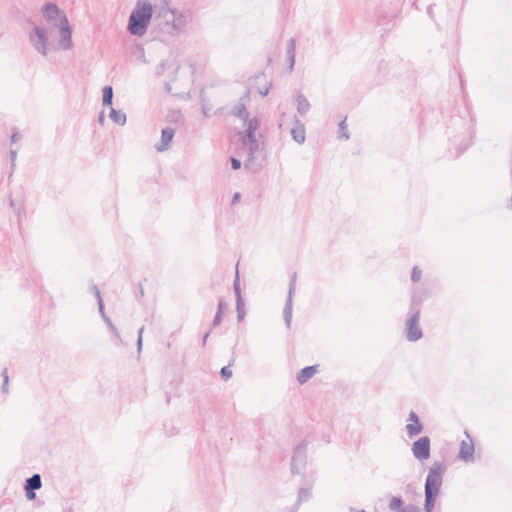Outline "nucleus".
Masks as SVG:
<instances>
[{
    "instance_id": "ea45409f",
    "label": "nucleus",
    "mask_w": 512,
    "mask_h": 512,
    "mask_svg": "<svg viewBox=\"0 0 512 512\" xmlns=\"http://www.w3.org/2000/svg\"><path fill=\"white\" fill-rule=\"evenodd\" d=\"M17 158V151L16 150H10V160H11V167H15V161Z\"/></svg>"
},
{
    "instance_id": "09e8293b",
    "label": "nucleus",
    "mask_w": 512,
    "mask_h": 512,
    "mask_svg": "<svg viewBox=\"0 0 512 512\" xmlns=\"http://www.w3.org/2000/svg\"><path fill=\"white\" fill-rule=\"evenodd\" d=\"M63 512H74V511L71 507H69V508H64Z\"/></svg>"
},
{
    "instance_id": "4be33fe9",
    "label": "nucleus",
    "mask_w": 512,
    "mask_h": 512,
    "mask_svg": "<svg viewBox=\"0 0 512 512\" xmlns=\"http://www.w3.org/2000/svg\"><path fill=\"white\" fill-rule=\"evenodd\" d=\"M473 139H474V132L470 131L468 139L462 141L459 144V146L457 147V153H456V156H455L456 158L460 157L462 155V153H464L472 145Z\"/></svg>"
},
{
    "instance_id": "39448f33",
    "label": "nucleus",
    "mask_w": 512,
    "mask_h": 512,
    "mask_svg": "<svg viewBox=\"0 0 512 512\" xmlns=\"http://www.w3.org/2000/svg\"><path fill=\"white\" fill-rule=\"evenodd\" d=\"M420 320V311H411L409 310V317L406 321V339L409 342H416L420 340L423 336L422 329L419 325Z\"/></svg>"
},
{
    "instance_id": "9d476101",
    "label": "nucleus",
    "mask_w": 512,
    "mask_h": 512,
    "mask_svg": "<svg viewBox=\"0 0 512 512\" xmlns=\"http://www.w3.org/2000/svg\"><path fill=\"white\" fill-rule=\"evenodd\" d=\"M175 135V130L171 127H166L162 130L160 142L155 145L158 152H164L170 148V144Z\"/></svg>"
},
{
    "instance_id": "1a4fd4ad",
    "label": "nucleus",
    "mask_w": 512,
    "mask_h": 512,
    "mask_svg": "<svg viewBox=\"0 0 512 512\" xmlns=\"http://www.w3.org/2000/svg\"><path fill=\"white\" fill-rule=\"evenodd\" d=\"M296 278H297L296 273H293L290 278L288 297H287L285 307L283 310V317H284V321H285V324L287 327H290L291 320H292V298H293V293L296 288Z\"/></svg>"
},
{
    "instance_id": "0eeeda50",
    "label": "nucleus",
    "mask_w": 512,
    "mask_h": 512,
    "mask_svg": "<svg viewBox=\"0 0 512 512\" xmlns=\"http://www.w3.org/2000/svg\"><path fill=\"white\" fill-rule=\"evenodd\" d=\"M242 145L247 149L248 156L245 161V166L249 169H253L255 166V160L260 150V143L256 139V136L251 138L239 137Z\"/></svg>"
},
{
    "instance_id": "f8f14e48",
    "label": "nucleus",
    "mask_w": 512,
    "mask_h": 512,
    "mask_svg": "<svg viewBox=\"0 0 512 512\" xmlns=\"http://www.w3.org/2000/svg\"><path fill=\"white\" fill-rule=\"evenodd\" d=\"M294 127L291 129L292 139L298 143L303 144L306 139V130L304 124L298 119L297 116L294 117Z\"/></svg>"
},
{
    "instance_id": "6ab92c4d",
    "label": "nucleus",
    "mask_w": 512,
    "mask_h": 512,
    "mask_svg": "<svg viewBox=\"0 0 512 512\" xmlns=\"http://www.w3.org/2000/svg\"><path fill=\"white\" fill-rule=\"evenodd\" d=\"M295 49H296V41L294 38H291L288 41L286 54L289 59V70L292 71L295 64Z\"/></svg>"
},
{
    "instance_id": "c03bdc74",
    "label": "nucleus",
    "mask_w": 512,
    "mask_h": 512,
    "mask_svg": "<svg viewBox=\"0 0 512 512\" xmlns=\"http://www.w3.org/2000/svg\"><path fill=\"white\" fill-rule=\"evenodd\" d=\"M225 306H226L225 303L222 300H220L218 302L217 312H220V314H222Z\"/></svg>"
},
{
    "instance_id": "f257e3e1",
    "label": "nucleus",
    "mask_w": 512,
    "mask_h": 512,
    "mask_svg": "<svg viewBox=\"0 0 512 512\" xmlns=\"http://www.w3.org/2000/svg\"><path fill=\"white\" fill-rule=\"evenodd\" d=\"M41 14L49 24L48 27H55L59 29L58 46L67 51L73 47L72 29L69 25L66 14L60 8L51 2L46 3L42 9Z\"/></svg>"
},
{
    "instance_id": "9b49d317",
    "label": "nucleus",
    "mask_w": 512,
    "mask_h": 512,
    "mask_svg": "<svg viewBox=\"0 0 512 512\" xmlns=\"http://www.w3.org/2000/svg\"><path fill=\"white\" fill-rule=\"evenodd\" d=\"M408 421L412 422L406 425V431L410 437L416 436L422 432L423 425L421 424L418 415L414 411L409 413Z\"/></svg>"
},
{
    "instance_id": "58836bf2",
    "label": "nucleus",
    "mask_w": 512,
    "mask_h": 512,
    "mask_svg": "<svg viewBox=\"0 0 512 512\" xmlns=\"http://www.w3.org/2000/svg\"><path fill=\"white\" fill-rule=\"evenodd\" d=\"M222 321V314L220 312H216L215 317L213 319V327L218 326Z\"/></svg>"
},
{
    "instance_id": "ddd939ff",
    "label": "nucleus",
    "mask_w": 512,
    "mask_h": 512,
    "mask_svg": "<svg viewBox=\"0 0 512 512\" xmlns=\"http://www.w3.org/2000/svg\"><path fill=\"white\" fill-rule=\"evenodd\" d=\"M260 121L257 117L247 118L244 120V126L246 127L244 131L239 132V137L251 138L256 136L255 133L259 128Z\"/></svg>"
},
{
    "instance_id": "b1692460",
    "label": "nucleus",
    "mask_w": 512,
    "mask_h": 512,
    "mask_svg": "<svg viewBox=\"0 0 512 512\" xmlns=\"http://www.w3.org/2000/svg\"><path fill=\"white\" fill-rule=\"evenodd\" d=\"M389 509L391 511H394V512H400L404 509V506H405V503L404 501L402 500V498L400 497H397V496H393L390 500H389Z\"/></svg>"
},
{
    "instance_id": "a19ab883",
    "label": "nucleus",
    "mask_w": 512,
    "mask_h": 512,
    "mask_svg": "<svg viewBox=\"0 0 512 512\" xmlns=\"http://www.w3.org/2000/svg\"><path fill=\"white\" fill-rule=\"evenodd\" d=\"M21 139V134L18 131H14L11 135V141L13 143L19 141Z\"/></svg>"
},
{
    "instance_id": "e433bc0d",
    "label": "nucleus",
    "mask_w": 512,
    "mask_h": 512,
    "mask_svg": "<svg viewBox=\"0 0 512 512\" xmlns=\"http://www.w3.org/2000/svg\"><path fill=\"white\" fill-rule=\"evenodd\" d=\"M25 490V493H26V497L28 500H34L36 498V493L34 489H30V488H24Z\"/></svg>"
},
{
    "instance_id": "a211bd4d",
    "label": "nucleus",
    "mask_w": 512,
    "mask_h": 512,
    "mask_svg": "<svg viewBox=\"0 0 512 512\" xmlns=\"http://www.w3.org/2000/svg\"><path fill=\"white\" fill-rule=\"evenodd\" d=\"M310 498H311V491L309 489L303 488V487L299 488L297 501L294 504V506L290 509L289 512H297L298 507L301 504V502L308 501V500H310Z\"/></svg>"
},
{
    "instance_id": "393cba45",
    "label": "nucleus",
    "mask_w": 512,
    "mask_h": 512,
    "mask_svg": "<svg viewBox=\"0 0 512 512\" xmlns=\"http://www.w3.org/2000/svg\"><path fill=\"white\" fill-rule=\"evenodd\" d=\"M102 104L103 106H112L113 103V88L111 86H105L103 88Z\"/></svg>"
},
{
    "instance_id": "dca6fc26",
    "label": "nucleus",
    "mask_w": 512,
    "mask_h": 512,
    "mask_svg": "<svg viewBox=\"0 0 512 512\" xmlns=\"http://www.w3.org/2000/svg\"><path fill=\"white\" fill-rule=\"evenodd\" d=\"M317 372V366H306L303 369L300 370V372L297 374V381L300 384L306 383L310 378H312Z\"/></svg>"
},
{
    "instance_id": "c85d7f7f",
    "label": "nucleus",
    "mask_w": 512,
    "mask_h": 512,
    "mask_svg": "<svg viewBox=\"0 0 512 512\" xmlns=\"http://www.w3.org/2000/svg\"><path fill=\"white\" fill-rule=\"evenodd\" d=\"M1 376L3 377V383L1 385L0 390L3 394H5L8 392V383H9V376H8L7 368L3 369Z\"/></svg>"
},
{
    "instance_id": "aec40b11",
    "label": "nucleus",
    "mask_w": 512,
    "mask_h": 512,
    "mask_svg": "<svg viewBox=\"0 0 512 512\" xmlns=\"http://www.w3.org/2000/svg\"><path fill=\"white\" fill-rule=\"evenodd\" d=\"M42 487L41 476L38 473L33 474L25 480L24 488L38 490Z\"/></svg>"
},
{
    "instance_id": "bb28decb",
    "label": "nucleus",
    "mask_w": 512,
    "mask_h": 512,
    "mask_svg": "<svg viewBox=\"0 0 512 512\" xmlns=\"http://www.w3.org/2000/svg\"><path fill=\"white\" fill-rule=\"evenodd\" d=\"M233 290H234V293H235V296H236V302H240V304H242V301L243 298H242V295H241V288H240V281H239V274H238V271H236V278H235V281H234V284H233Z\"/></svg>"
},
{
    "instance_id": "72a5a7b5",
    "label": "nucleus",
    "mask_w": 512,
    "mask_h": 512,
    "mask_svg": "<svg viewBox=\"0 0 512 512\" xmlns=\"http://www.w3.org/2000/svg\"><path fill=\"white\" fill-rule=\"evenodd\" d=\"M143 332H144V327L139 328V330H138V338H137V351H138V353H140L141 349H142V343H143L142 335H143Z\"/></svg>"
},
{
    "instance_id": "2f4dec72",
    "label": "nucleus",
    "mask_w": 512,
    "mask_h": 512,
    "mask_svg": "<svg viewBox=\"0 0 512 512\" xmlns=\"http://www.w3.org/2000/svg\"><path fill=\"white\" fill-rule=\"evenodd\" d=\"M11 206L14 208V212L17 214L18 219L20 220L21 215L25 214V208L22 204H19L18 206L15 205L14 201H10Z\"/></svg>"
},
{
    "instance_id": "4c0bfd02",
    "label": "nucleus",
    "mask_w": 512,
    "mask_h": 512,
    "mask_svg": "<svg viewBox=\"0 0 512 512\" xmlns=\"http://www.w3.org/2000/svg\"><path fill=\"white\" fill-rule=\"evenodd\" d=\"M91 292L95 295V297L97 298V301H100V299H102L101 297V293H100V290L98 289V287L96 285H91Z\"/></svg>"
},
{
    "instance_id": "4468645a",
    "label": "nucleus",
    "mask_w": 512,
    "mask_h": 512,
    "mask_svg": "<svg viewBox=\"0 0 512 512\" xmlns=\"http://www.w3.org/2000/svg\"><path fill=\"white\" fill-rule=\"evenodd\" d=\"M294 101H295V104H296V108H297V112L303 116L305 115L306 113H308V111L310 110L311 108V104L310 102L308 101V99L305 97V95H303L302 93L300 92H297L295 93L294 95Z\"/></svg>"
},
{
    "instance_id": "79ce46f5",
    "label": "nucleus",
    "mask_w": 512,
    "mask_h": 512,
    "mask_svg": "<svg viewBox=\"0 0 512 512\" xmlns=\"http://www.w3.org/2000/svg\"><path fill=\"white\" fill-rule=\"evenodd\" d=\"M98 306H99V312H100L102 318L104 319V317H108L104 312V305H103L102 299H100V301H98Z\"/></svg>"
},
{
    "instance_id": "f03ea898",
    "label": "nucleus",
    "mask_w": 512,
    "mask_h": 512,
    "mask_svg": "<svg viewBox=\"0 0 512 512\" xmlns=\"http://www.w3.org/2000/svg\"><path fill=\"white\" fill-rule=\"evenodd\" d=\"M445 473V466L441 461H434L428 470V474L424 484V510L426 512H432L435 506L436 499L439 495L443 476Z\"/></svg>"
},
{
    "instance_id": "de8ad7c7",
    "label": "nucleus",
    "mask_w": 512,
    "mask_h": 512,
    "mask_svg": "<svg viewBox=\"0 0 512 512\" xmlns=\"http://www.w3.org/2000/svg\"><path fill=\"white\" fill-rule=\"evenodd\" d=\"M427 13H428L430 16H432V6H429V7L427 8Z\"/></svg>"
},
{
    "instance_id": "473e14b6",
    "label": "nucleus",
    "mask_w": 512,
    "mask_h": 512,
    "mask_svg": "<svg viewBox=\"0 0 512 512\" xmlns=\"http://www.w3.org/2000/svg\"><path fill=\"white\" fill-rule=\"evenodd\" d=\"M244 301H242V304L240 302H236V311H237V319L238 321H241L245 317V311L243 309Z\"/></svg>"
},
{
    "instance_id": "8fccbe9b",
    "label": "nucleus",
    "mask_w": 512,
    "mask_h": 512,
    "mask_svg": "<svg viewBox=\"0 0 512 512\" xmlns=\"http://www.w3.org/2000/svg\"><path fill=\"white\" fill-rule=\"evenodd\" d=\"M268 93V89L265 90V92H263V95H267Z\"/></svg>"
},
{
    "instance_id": "6e6552de",
    "label": "nucleus",
    "mask_w": 512,
    "mask_h": 512,
    "mask_svg": "<svg viewBox=\"0 0 512 512\" xmlns=\"http://www.w3.org/2000/svg\"><path fill=\"white\" fill-rule=\"evenodd\" d=\"M411 451L415 459L419 461L428 460L431 454L430 438L428 436L420 437L418 440L413 442Z\"/></svg>"
},
{
    "instance_id": "7ed1b4c3",
    "label": "nucleus",
    "mask_w": 512,
    "mask_h": 512,
    "mask_svg": "<svg viewBox=\"0 0 512 512\" xmlns=\"http://www.w3.org/2000/svg\"><path fill=\"white\" fill-rule=\"evenodd\" d=\"M55 33V27L35 25L33 29L28 32V40L33 49L45 57L50 51L62 50L58 46V42L55 43L53 41Z\"/></svg>"
},
{
    "instance_id": "412c9836",
    "label": "nucleus",
    "mask_w": 512,
    "mask_h": 512,
    "mask_svg": "<svg viewBox=\"0 0 512 512\" xmlns=\"http://www.w3.org/2000/svg\"><path fill=\"white\" fill-rule=\"evenodd\" d=\"M109 117L115 124H118L120 126L125 125L127 119L126 114L124 112L116 110L114 108H111Z\"/></svg>"
},
{
    "instance_id": "a878e982",
    "label": "nucleus",
    "mask_w": 512,
    "mask_h": 512,
    "mask_svg": "<svg viewBox=\"0 0 512 512\" xmlns=\"http://www.w3.org/2000/svg\"><path fill=\"white\" fill-rule=\"evenodd\" d=\"M233 115L243 121L249 117L246 106L242 103L237 104L233 109Z\"/></svg>"
},
{
    "instance_id": "f704fd0d",
    "label": "nucleus",
    "mask_w": 512,
    "mask_h": 512,
    "mask_svg": "<svg viewBox=\"0 0 512 512\" xmlns=\"http://www.w3.org/2000/svg\"><path fill=\"white\" fill-rule=\"evenodd\" d=\"M400 512H422L421 509L414 504H407L404 509Z\"/></svg>"
},
{
    "instance_id": "7c9ffc66",
    "label": "nucleus",
    "mask_w": 512,
    "mask_h": 512,
    "mask_svg": "<svg viewBox=\"0 0 512 512\" xmlns=\"http://www.w3.org/2000/svg\"><path fill=\"white\" fill-rule=\"evenodd\" d=\"M220 375L224 380H228L232 377V370L230 368V364L221 368Z\"/></svg>"
},
{
    "instance_id": "a18cd8bd",
    "label": "nucleus",
    "mask_w": 512,
    "mask_h": 512,
    "mask_svg": "<svg viewBox=\"0 0 512 512\" xmlns=\"http://www.w3.org/2000/svg\"><path fill=\"white\" fill-rule=\"evenodd\" d=\"M98 120H99L100 124H103V123H104V121H105L104 111H102V112L100 113V115H99V119H98Z\"/></svg>"
},
{
    "instance_id": "49530a36",
    "label": "nucleus",
    "mask_w": 512,
    "mask_h": 512,
    "mask_svg": "<svg viewBox=\"0 0 512 512\" xmlns=\"http://www.w3.org/2000/svg\"><path fill=\"white\" fill-rule=\"evenodd\" d=\"M209 334H210V331H208V332H206V333H205V335H204V337H203V341H202L203 346H205V345H206V341H207V338H208Z\"/></svg>"
},
{
    "instance_id": "2eb2a0df",
    "label": "nucleus",
    "mask_w": 512,
    "mask_h": 512,
    "mask_svg": "<svg viewBox=\"0 0 512 512\" xmlns=\"http://www.w3.org/2000/svg\"><path fill=\"white\" fill-rule=\"evenodd\" d=\"M427 298V294L422 290H415L412 294L410 309L411 311H420V306Z\"/></svg>"
},
{
    "instance_id": "c9c22d12",
    "label": "nucleus",
    "mask_w": 512,
    "mask_h": 512,
    "mask_svg": "<svg viewBox=\"0 0 512 512\" xmlns=\"http://www.w3.org/2000/svg\"><path fill=\"white\" fill-rule=\"evenodd\" d=\"M231 167L233 170H238L241 167V161L235 157H231Z\"/></svg>"
},
{
    "instance_id": "37998d69",
    "label": "nucleus",
    "mask_w": 512,
    "mask_h": 512,
    "mask_svg": "<svg viewBox=\"0 0 512 512\" xmlns=\"http://www.w3.org/2000/svg\"><path fill=\"white\" fill-rule=\"evenodd\" d=\"M241 199V194L239 192H236L232 197V204L235 205L238 203Z\"/></svg>"
},
{
    "instance_id": "f3484780",
    "label": "nucleus",
    "mask_w": 512,
    "mask_h": 512,
    "mask_svg": "<svg viewBox=\"0 0 512 512\" xmlns=\"http://www.w3.org/2000/svg\"><path fill=\"white\" fill-rule=\"evenodd\" d=\"M474 453V444L473 442H466L462 441L460 444V451L458 454V457L462 460L467 461L468 459H471L473 457Z\"/></svg>"
},
{
    "instance_id": "cd10ccee",
    "label": "nucleus",
    "mask_w": 512,
    "mask_h": 512,
    "mask_svg": "<svg viewBox=\"0 0 512 512\" xmlns=\"http://www.w3.org/2000/svg\"><path fill=\"white\" fill-rule=\"evenodd\" d=\"M338 137L344 140H348L350 137L349 133L347 132L346 119L339 123Z\"/></svg>"
},
{
    "instance_id": "423d86ee",
    "label": "nucleus",
    "mask_w": 512,
    "mask_h": 512,
    "mask_svg": "<svg viewBox=\"0 0 512 512\" xmlns=\"http://www.w3.org/2000/svg\"><path fill=\"white\" fill-rule=\"evenodd\" d=\"M307 464V443H299L293 452L291 460L292 474H301Z\"/></svg>"
},
{
    "instance_id": "20e7f679",
    "label": "nucleus",
    "mask_w": 512,
    "mask_h": 512,
    "mask_svg": "<svg viewBox=\"0 0 512 512\" xmlns=\"http://www.w3.org/2000/svg\"><path fill=\"white\" fill-rule=\"evenodd\" d=\"M152 15V5L147 1L138 0L128 19L129 33L138 37L145 35Z\"/></svg>"
},
{
    "instance_id": "5701e85b",
    "label": "nucleus",
    "mask_w": 512,
    "mask_h": 512,
    "mask_svg": "<svg viewBox=\"0 0 512 512\" xmlns=\"http://www.w3.org/2000/svg\"><path fill=\"white\" fill-rule=\"evenodd\" d=\"M104 322L108 326L110 332L113 334V336H114V338L116 340L115 344L116 345H122L123 344V340H122V338L120 336V333H119L118 329L112 323L111 319L109 317H104Z\"/></svg>"
},
{
    "instance_id": "c756f323",
    "label": "nucleus",
    "mask_w": 512,
    "mask_h": 512,
    "mask_svg": "<svg viewBox=\"0 0 512 512\" xmlns=\"http://www.w3.org/2000/svg\"><path fill=\"white\" fill-rule=\"evenodd\" d=\"M422 277V271L418 266H414L411 272V280L413 282H419Z\"/></svg>"
}]
</instances>
